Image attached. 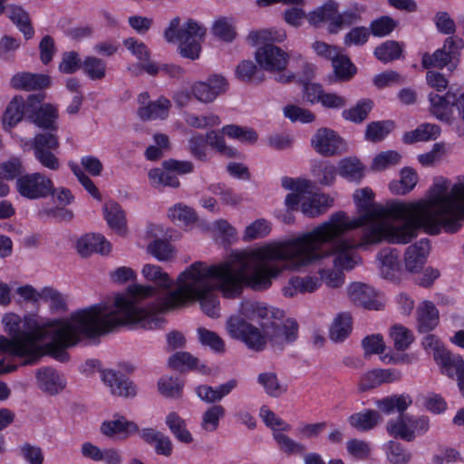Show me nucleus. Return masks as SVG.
I'll return each instance as SVG.
<instances>
[{"label": "nucleus", "instance_id": "nucleus-33", "mask_svg": "<svg viewBox=\"0 0 464 464\" xmlns=\"http://www.w3.org/2000/svg\"><path fill=\"white\" fill-rule=\"evenodd\" d=\"M28 100L24 102L23 97L14 96L7 105L3 115L5 129H12L25 116L27 118Z\"/></svg>", "mask_w": 464, "mask_h": 464}, {"label": "nucleus", "instance_id": "nucleus-51", "mask_svg": "<svg viewBox=\"0 0 464 464\" xmlns=\"http://www.w3.org/2000/svg\"><path fill=\"white\" fill-rule=\"evenodd\" d=\"M401 53L402 47L395 41H386L374 50L376 58L385 63L399 59Z\"/></svg>", "mask_w": 464, "mask_h": 464}, {"label": "nucleus", "instance_id": "nucleus-39", "mask_svg": "<svg viewBox=\"0 0 464 464\" xmlns=\"http://www.w3.org/2000/svg\"><path fill=\"white\" fill-rule=\"evenodd\" d=\"M165 422L177 440L185 444H189L193 441V436L187 428L186 420L177 412H169L166 417Z\"/></svg>", "mask_w": 464, "mask_h": 464}, {"label": "nucleus", "instance_id": "nucleus-55", "mask_svg": "<svg viewBox=\"0 0 464 464\" xmlns=\"http://www.w3.org/2000/svg\"><path fill=\"white\" fill-rule=\"evenodd\" d=\"M401 155L395 150L382 151L373 159L371 168L374 171H383L401 163Z\"/></svg>", "mask_w": 464, "mask_h": 464}, {"label": "nucleus", "instance_id": "nucleus-2", "mask_svg": "<svg viewBox=\"0 0 464 464\" xmlns=\"http://www.w3.org/2000/svg\"><path fill=\"white\" fill-rule=\"evenodd\" d=\"M313 234H300L257 249L241 251L234 256L239 267L235 269L228 262L216 276L226 280L224 290L228 296L238 298L245 287L254 291H265L271 287L284 270H299L314 259L311 251Z\"/></svg>", "mask_w": 464, "mask_h": 464}, {"label": "nucleus", "instance_id": "nucleus-5", "mask_svg": "<svg viewBox=\"0 0 464 464\" xmlns=\"http://www.w3.org/2000/svg\"><path fill=\"white\" fill-rule=\"evenodd\" d=\"M348 215L339 211L331 215L329 219L308 232L313 234L311 251L314 259L305 266L314 264L327 256H334V267L323 268L319 274L321 280L331 287H338L344 283V270H348Z\"/></svg>", "mask_w": 464, "mask_h": 464}, {"label": "nucleus", "instance_id": "nucleus-36", "mask_svg": "<svg viewBox=\"0 0 464 464\" xmlns=\"http://www.w3.org/2000/svg\"><path fill=\"white\" fill-rule=\"evenodd\" d=\"M418 179V174L413 169L402 168L400 171V180L391 181L389 189L393 195H406L415 188Z\"/></svg>", "mask_w": 464, "mask_h": 464}, {"label": "nucleus", "instance_id": "nucleus-52", "mask_svg": "<svg viewBox=\"0 0 464 464\" xmlns=\"http://www.w3.org/2000/svg\"><path fill=\"white\" fill-rule=\"evenodd\" d=\"M348 336V312L336 315L329 328V337L334 343H343Z\"/></svg>", "mask_w": 464, "mask_h": 464}, {"label": "nucleus", "instance_id": "nucleus-43", "mask_svg": "<svg viewBox=\"0 0 464 464\" xmlns=\"http://www.w3.org/2000/svg\"><path fill=\"white\" fill-rule=\"evenodd\" d=\"M221 131L229 139L237 140L246 144H254L258 139V135L254 129L236 124L225 125L222 127Z\"/></svg>", "mask_w": 464, "mask_h": 464}, {"label": "nucleus", "instance_id": "nucleus-11", "mask_svg": "<svg viewBox=\"0 0 464 464\" xmlns=\"http://www.w3.org/2000/svg\"><path fill=\"white\" fill-rule=\"evenodd\" d=\"M430 428L426 417H413L403 413L387 422L388 433L406 441H411L415 437L424 434Z\"/></svg>", "mask_w": 464, "mask_h": 464}, {"label": "nucleus", "instance_id": "nucleus-62", "mask_svg": "<svg viewBox=\"0 0 464 464\" xmlns=\"http://www.w3.org/2000/svg\"><path fill=\"white\" fill-rule=\"evenodd\" d=\"M70 169L76 176L84 189L95 199L102 200V194L91 178L73 161L68 163Z\"/></svg>", "mask_w": 464, "mask_h": 464}, {"label": "nucleus", "instance_id": "nucleus-45", "mask_svg": "<svg viewBox=\"0 0 464 464\" xmlns=\"http://www.w3.org/2000/svg\"><path fill=\"white\" fill-rule=\"evenodd\" d=\"M82 69L90 80L98 81L106 76L107 65L102 59L90 55L82 61Z\"/></svg>", "mask_w": 464, "mask_h": 464}, {"label": "nucleus", "instance_id": "nucleus-16", "mask_svg": "<svg viewBox=\"0 0 464 464\" xmlns=\"http://www.w3.org/2000/svg\"><path fill=\"white\" fill-rule=\"evenodd\" d=\"M227 88L228 82L224 76L213 74L204 82L199 81L193 83L191 92L198 101L209 103L224 93Z\"/></svg>", "mask_w": 464, "mask_h": 464}, {"label": "nucleus", "instance_id": "nucleus-58", "mask_svg": "<svg viewBox=\"0 0 464 464\" xmlns=\"http://www.w3.org/2000/svg\"><path fill=\"white\" fill-rule=\"evenodd\" d=\"M225 416L222 405L209 407L202 415L201 427L206 431H215L219 426V420Z\"/></svg>", "mask_w": 464, "mask_h": 464}, {"label": "nucleus", "instance_id": "nucleus-8", "mask_svg": "<svg viewBox=\"0 0 464 464\" xmlns=\"http://www.w3.org/2000/svg\"><path fill=\"white\" fill-rule=\"evenodd\" d=\"M5 332L10 339H15L20 348L29 351L28 361H23L20 365H34L41 359V353L36 347V343L45 337L44 323L40 324L34 315H24L22 319L19 315L10 313L2 319Z\"/></svg>", "mask_w": 464, "mask_h": 464}, {"label": "nucleus", "instance_id": "nucleus-32", "mask_svg": "<svg viewBox=\"0 0 464 464\" xmlns=\"http://www.w3.org/2000/svg\"><path fill=\"white\" fill-rule=\"evenodd\" d=\"M429 101L430 111L437 119L447 122L450 121L456 101L452 93L447 92L443 96L430 93Z\"/></svg>", "mask_w": 464, "mask_h": 464}, {"label": "nucleus", "instance_id": "nucleus-42", "mask_svg": "<svg viewBox=\"0 0 464 464\" xmlns=\"http://www.w3.org/2000/svg\"><path fill=\"white\" fill-rule=\"evenodd\" d=\"M257 382L270 397L278 398L287 392V385L280 383L276 372H266L259 373Z\"/></svg>", "mask_w": 464, "mask_h": 464}, {"label": "nucleus", "instance_id": "nucleus-9", "mask_svg": "<svg viewBox=\"0 0 464 464\" xmlns=\"http://www.w3.org/2000/svg\"><path fill=\"white\" fill-rule=\"evenodd\" d=\"M18 194L29 200L53 197L56 191L53 181L42 172L24 173L15 181Z\"/></svg>", "mask_w": 464, "mask_h": 464}, {"label": "nucleus", "instance_id": "nucleus-30", "mask_svg": "<svg viewBox=\"0 0 464 464\" xmlns=\"http://www.w3.org/2000/svg\"><path fill=\"white\" fill-rule=\"evenodd\" d=\"M103 216L108 226L119 235L127 233L126 214L121 206L111 200L103 205Z\"/></svg>", "mask_w": 464, "mask_h": 464}, {"label": "nucleus", "instance_id": "nucleus-61", "mask_svg": "<svg viewBox=\"0 0 464 464\" xmlns=\"http://www.w3.org/2000/svg\"><path fill=\"white\" fill-rule=\"evenodd\" d=\"M24 170L23 161L17 157H12L0 164V177L6 180H16L24 175Z\"/></svg>", "mask_w": 464, "mask_h": 464}, {"label": "nucleus", "instance_id": "nucleus-27", "mask_svg": "<svg viewBox=\"0 0 464 464\" xmlns=\"http://www.w3.org/2000/svg\"><path fill=\"white\" fill-rule=\"evenodd\" d=\"M321 286V280L313 276L301 277L293 276L289 278L287 284L282 288V293L285 297H294L298 294L313 293Z\"/></svg>", "mask_w": 464, "mask_h": 464}, {"label": "nucleus", "instance_id": "nucleus-49", "mask_svg": "<svg viewBox=\"0 0 464 464\" xmlns=\"http://www.w3.org/2000/svg\"><path fill=\"white\" fill-rule=\"evenodd\" d=\"M142 274L147 280L161 288L168 289L173 285V280L159 266L147 264L142 268Z\"/></svg>", "mask_w": 464, "mask_h": 464}, {"label": "nucleus", "instance_id": "nucleus-48", "mask_svg": "<svg viewBox=\"0 0 464 464\" xmlns=\"http://www.w3.org/2000/svg\"><path fill=\"white\" fill-rule=\"evenodd\" d=\"M149 179L152 186H168L178 188L179 186V179L172 170H167L164 168H154L149 171Z\"/></svg>", "mask_w": 464, "mask_h": 464}, {"label": "nucleus", "instance_id": "nucleus-22", "mask_svg": "<svg viewBox=\"0 0 464 464\" xmlns=\"http://www.w3.org/2000/svg\"><path fill=\"white\" fill-rule=\"evenodd\" d=\"M430 248L428 239H420L410 245L405 249L403 256L405 269L410 273H418L426 263Z\"/></svg>", "mask_w": 464, "mask_h": 464}, {"label": "nucleus", "instance_id": "nucleus-64", "mask_svg": "<svg viewBox=\"0 0 464 464\" xmlns=\"http://www.w3.org/2000/svg\"><path fill=\"white\" fill-rule=\"evenodd\" d=\"M169 217L173 222L183 225H189L197 220V215L194 209L180 203L169 208Z\"/></svg>", "mask_w": 464, "mask_h": 464}, {"label": "nucleus", "instance_id": "nucleus-20", "mask_svg": "<svg viewBox=\"0 0 464 464\" xmlns=\"http://www.w3.org/2000/svg\"><path fill=\"white\" fill-rule=\"evenodd\" d=\"M312 47L317 55L332 61L334 72L338 80L348 79V55L342 54L337 47L322 41H315Z\"/></svg>", "mask_w": 464, "mask_h": 464}, {"label": "nucleus", "instance_id": "nucleus-29", "mask_svg": "<svg viewBox=\"0 0 464 464\" xmlns=\"http://www.w3.org/2000/svg\"><path fill=\"white\" fill-rule=\"evenodd\" d=\"M10 83L16 90L33 91L49 87L51 81L46 74L22 72L14 75Z\"/></svg>", "mask_w": 464, "mask_h": 464}, {"label": "nucleus", "instance_id": "nucleus-60", "mask_svg": "<svg viewBox=\"0 0 464 464\" xmlns=\"http://www.w3.org/2000/svg\"><path fill=\"white\" fill-rule=\"evenodd\" d=\"M42 300L50 302L52 312H65L67 310L66 300L63 295L53 287H44L40 292Z\"/></svg>", "mask_w": 464, "mask_h": 464}, {"label": "nucleus", "instance_id": "nucleus-24", "mask_svg": "<svg viewBox=\"0 0 464 464\" xmlns=\"http://www.w3.org/2000/svg\"><path fill=\"white\" fill-rule=\"evenodd\" d=\"M102 380L111 389L113 395L133 397L136 395V387L129 378L119 372L102 370Z\"/></svg>", "mask_w": 464, "mask_h": 464}, {"label": "nucleus", "instance_id": "nucleus-26", "mask_svg": "<svg viewBox=\"0 0 464 464\" xmlns=\"http://www.w3.org/2000/svg\"><path fill=\"white\" fill-rule=\"evenodd\" d=\"M401 374L395 369H373L365 372L360 382L361 389L363 391L378 387L384 383H391L400 381Z\"/></svg>", "mask_w": 464, "mask_h": 464}, {"label": "nucleus", "instance_id": "nucleus-13", "mask_svg": "<svg viewBox=\"0 0 464 464\" xmlns=\"http://www.w3.org/2000/svg\"><path fill=\"white\" fill-rule=\"evenodd\" d=\"M463 47L464 42L461 38L448 37L441 48L432 54L426 53L422 55L421 64L427 69L430 67L442 69L452 63Z\"/></svg>", "mask_w": 464, "mask_h": 464}, {"label": "nucleus", "instance_id": "nucleus-14", "mask_svg": "<svg viewBox=\"0 0 464 464\" xmlns=\"http://www.w3.org/2000/svg\"><path fill=\"white\" fill-rule=\"evenodd\" d=\"M344 140L329 128H319L311 139L314 150L324 157L338 155L344 149Z\"/></svg>", "mask_w": 464, "mask_h": 464}, {"label": "nucleus", "instance_id": "nucleus-21", "mask_svg": "<svg viewBox=\"0 0 464 464\" xmlns=\"http://www.w3.org/2000/svg\"><path fill=\"white\" fill-rule=\"evenodd\" d=\"M179 17L171 19L164 31V36L168 42H174L175 39H198L200 41L203 39L206 29L193 19H188L183 28H179Z\"/></svg>", "mask_w": 464, "mask_h": 464}, {"label": "nucleus", "instance_id": "nucleus-41", "mask_svg": "<svg viewBox=\"0 0 464 464\" xmlns=\"http://www.w3.org/2000/svg\"><path fill=\"white\" fill-rule=\"evenodd\" d=\"M440 129L438 125L430 123H423L414 130L406 132L403 135V141L407 144L414 143L417 141H427L435 140L439 137Z\"/></svg>", "mask_w": 464, "mask_h": 464}, {"label": "nucleus", "instance_id": "nucleus-34", "mask_svg": "<svg viewBox=\"0 0 464 464\" xmlns=\"http://www.w3.org/2000/svg\"><path fill=\"white\" fill-rule=\"evenodd\" d=\"M171 103L164 96L148 102L146 106H140L138 110L139 117L143 121L164 120L169 116Z\"/></svg>", "mask_w": 464, "mask_h": 464}, {"label": "nucleus", "instance_id": "nucleus-59", "mask_svg": "<svg viewBox=\"0 0 464 464\" xmlns=\"http://www.w3.org/2000/svg\"><path fill=\"white\" fill-rule=\"evenodd\" d=\"M380 415L377 411H368L350 416V424L360 430L372 429L379 421Z\"/></svg>", "mask_w": 464, "mask_h": 464}, {"label": "nucleus", "instance_id": "nucleus-4", "mask_svg": "<svg viewBox=\"0 0 464 464\" xmlns=\"http://www.w3.org/2000/svg\"><path fill=\"white\" fill-rule=\"evenodd\" d=\"M221 264L210 265L202 261L192 263L177 278V289L169 292L162 300L163 310L170 311L186 306L191 301H198L202 311L211 318L219 315V298L217 291L223 297L235 299L225 292L226 280L216 276Z\"/></svg>", "mask_w": 464, "mask_h": 464}, {"label": "nucleus", "instance_id": "nucleus-10", "mask_svg": "<svg viewBox=\"0 0 464 464\" xmlns=\"http://www.w3.org/2000/svg\"><path fill=\"white\" fill-rule=\"evenodd\" d=\"M227 330L231 338L242 341L250 350L261 352L266 346V335L239 315H231L228 318Z\"/></svg>", "mask_w": 464, "mask_h": 464}, {"label": "nucleus", "instance_id": "nucleus-31", "mask_svg": "<svg viewBox=\"0 0 464 464\" xmlns=\"http://www.w3.org/2000/svg\"><path fill=\"white\" fill-rule=\"evenodd\" d=\"M36 378L39 388L50 394L59 393L65 386V382L59 372L51 367H43L37 371Z\"/></svg>", "mask_w": 464, "mask_h": 464}, {"label": "nucleus", "instance_id": "nucleus-54", "mask_svg": "<svg viewBox=\"0 0 464 464\" xmlns=\"http://www.w3.org/2000/svg\"><path fill=\"white\" fill-rule=\"evenodd\" d=\"M271 229V223L268 220L265 218L256 219L246 227L243 240L249 242L266 237L270 234Z\"/></svg>", "mask_w": 464, "mask_h": 464}, {"label": "nucleus", "instance_id": "nucleus-44", "mask_svg": "<svg viewBox=\"0 0 464 464\" xmlns=\"http://www.w3.org/2000/svg\"><path fill=\"white\" fill-rule=\"evenodd\" d=\"M389 336L397 351L407 350L415 340L412 331L399 324H393L390 328Z\"/></svg>", "mask_w": 464, "mask_h": 464}, {"label": "nucleus", "instance_id": "nucleus-25", "mask_svg": "<svg viewBox=\"0 0 464 464\" xmlns=\"http://www.w3.org/2000/svg\"><path fill=\"white\" fill-rule=\"evenodd\" d=\"M78 253L83 256H90L93 253L109 254L111 250V243L101 234H86L81 237L76 243Z\"/></svg>", "mask_w": 464, "mask_h": 464}, {"label": "nucleus", "instance_id": "nucleus-18", "mask_svg": "<svg viewBox=\"0 0 464 464\" xmlns=\"http://www.w3.org/2000/svg\"><path fill=\"white\" fill-rule=\"evenodd\" d=\"M308 20L315 27L328 24L330 34L337 33L343 22L338 12V5L333 0L327 1L321 7L309 13Z\"/></svg>", "mask_w": 464, "mask_h": 464}, {"label": "nucleus", "instance_id": "nucleus-57", "mask_svg": "<svg viewBox=\"0 0 464 464\" xmlns=\"http://www.w3.org/2000/svg\"><path fill=\"white\" fill-rule=\"evenodd\" d=\"M394 128L392 121H373L368 124L365 137L368 140L377 142L383 140Z\"/></svg>", "mask_w": 464, "mask_h": 464}, {"label": "nucleus", "instance_id": "nucleus-46", "mask_svg": "<svg viewBox=\"0 0 464 464\" xmlns=\"http://www.w3.org/2000/svg\"><path fill=\"white\" fill-rule=\"evenodd\" d=\"M197 332L198 341L203 346L208 347L215 353L221 354L225 353V342L217 333L205 327L198 328Z\"/></svg>", "mask_w": 464, "mask_h": 464}, {"label": "nucleus", "instance_id": "nucleus-15", "mask_svg": "<svg viewBox=\"0 0 464 464\" xmlns=\"http://www.w3.org/2000/svg\"><path fill=\"white\" fill-rule=\"evenodd\" d=\"M421 346L428 354L433 356L434 361L440 367L443 374H451V366L457 358L461 356L449 352L440 339L435 334H427L421 340Z\"/></svg>", "mask_w": 464, "mask_h": 464}, {"label": "nucleus", "instance_id": "nucleus-28", "mask_svg": "<svg viewBox=\"0 0 464 464\" xmlns=\"http://www.w3.org/2000/svg\"><path fill=\"white\" fill-rule=\"evenodd\" d=\"M100 430L108 438L122 435L126 439L139 432V426L134 421L128 420L124 416H118L115 420H104L101 424Z\"/></svg>", "mask_w": 464, "mask_h": 464}, {"label": "nucleus", "instance_id": "nucleus-3", "mask_svg": "<svg viewBox=\"0 0 464 464\" xmlns=\"http://www.w3.org/2000/svg\"><path fill=\"white\" fill-rule=\"evenodd\" d=\"M102 305L93 304L72 312L68 318L50 319L44 323L45 336L51 341L39 348L41 358L49 355L60 362L70 359L67 349L75 346L82 337L95 338L113 331L111 320H101Z\"/></svg>", "mask_w": 464, "mask_h": 464}, {"label": "nucleus", "instance_id": "nucleus-38", "mask_svg": "<svg viewBox=\"0 0 464 464\" xmlns=\"http://www.w3.org/2000/svg\"><path fill=\"white\" fill-rule=\"evenodd\" d=\"M379 268L382 276L392 279L399 270V256L396 249L384 248L378 254Z\"/></svg>", "mask_w": 464, "mask_h": 464}, {"label": "nucleus", "instance_id": "nucleus-50", "mask_svg": "<svg viewBox=\"0 0 464 464\" xmlns=\"http://www.w3.org/2000/svg\"><path fill=\"white\" fill-rule=\"evenodd\" d=\"M141 69L151 76H155L159 72H162L174 79H180L185 72L181 66L169 63L159 65L155 63H145L141 64Z\"/></svg>", "mask_w": 464, "mask_h": 464}, {"label": "nucleus", "instance_id": "nucleus-37", "mask_svg": "<svg viewBox=\"0 0 464 464\" xmlns=\"http://www.w3.org/2000/svg\"><path fill=\"white\" fill-rule=\"evenodd\" d=\"M411 403L412 400L410 395L395 394L378 400L375 405L385 414H392L393 412L401 414L403 413Z\"/></svg>", "mask_w": 464, "mask_h": 464}, {"label": "nucleus", "instance_id": "nucleus-17", "mask_svg": "<svg viewBox=\"0 0 464 464\" xmlns=\"http://www.w3.org/2000/svg\"><path fill=\"white\" fill-rule=\"evenodd\" d=\"M350 303L369 310H381L385 299L372 287L360 282L350 284Z\"/></svg>", "mask_w": 464, "mask_h": 464}, {"label": "nucleus", "instance_id": "nucleus-12", "mask_svg": "<svg viewBox=\"0 0 464 464\" xmlns=\"http://www.w3.org/2000/svg\"><path fill=\"white\" fill-rule=\"evenodd\" d=\"M260 416L265 424L273 430V439L281 451L286 455H303L305 452L306 447L303 443L294 440L284 432H280L276 430L278 424L282 422L281 418L274 411L266 406H262L260 409Z\"/></svg>", "mask_w": 464, "mask_h": 464}, {"label": "nucleus", "instance_id": "nucleus-47", "mask_svg": "<svg viewBox=\"0 0 464 464\" xmlns=\"http://www.w3.org/2000/svg\"><path fill=\"white\" fill-rule=\"evenodd\" d=\"M169 366L177 371H193L198 368V359L188 352H176L168 361Z\"/></svg>", "mask_w": 464, "mask_h": 464}, {"label": "nucleus", "instance_id": "nucleus-1", "mask_svg": "<svg viewBox=\"0 0 464 464\" xmlns=\"http://www.w3.org/2000/svg\"><path fill=\"white\" fill-rule=\"evenodd\" d=\"M370 188L357 189L353 201L363 214L350 220V230L362 226V243L350 239V248L362 244L406 245L422 229L430 235L442 231L455 233L464 220V180L454 184L448 179H435L425 198L413 201L393 200L386 206L372 205Z\"/></svg>", "mask_w": 464, "mask_h": 464}, {"label": "nucleus", "instance_id": "nucleus-40", "mask_svg": "<svg viewBox=\"0 0 464 464\" xmlns=\"http://www.w3.org/2000/svg\"><path fill=\"white\" fill-rule=\"evenodd\" d=\"M8 17L17 26L26 40L33 38L34 29L27 12L21 6L11 5L8 7Z\"/></svg>", "mask_w": 464, "mask_h": 464}, {"label": "nucleus", "instance_id": "nucleus-35", "mask_svg": "<svg viewBox=\"0 0 464 464\" xmlns=\"http://www.w3.org/2000/svg\"><path fill=\"white\" fill-rule=\"evenodd\" d=\"M333 198L324 193H314L301 204L302 212L309 218H314L326 212L332 206Z\"/></svg>", "mask_w": 464, "mask_h": 464}, {"label": "nucleus", "instance_id": "nucleus-63", "mask_svg": "<svg viewBox=\"0 0 464 464\" xmlns=\"http://www.w3.org/2000/svg\"><path fill=\"white\" fill-rule=\"evenodd\" d=\"M212 33L216 37L227 43H231L237 36L234 25L227 17H219L215 21Z\"/></svg>", "mask_w": 464, "mask_h": 464}, {"label": "nucleus", "instance_id": "nucleus-19", "mask_svg": "<svg viewBox=\"0 0 464 464\" xmlns=\"http://www.w3.org/2000/svg\"><path fill=\"white\" fill-rule=\"evenodd\" d=\"M288 54L272 44H266L256 52V60L261 68L277 72L285 68L288 62Z\"/></svg>", "mask_w": 464, "mask_h": 464}, {"label": "nucleus", "instance_id": "nucleus-7", "mask_svg": "<svg viewBox=\"0 0 464 464\" xmlns=\"http://www.w3.org/2000/svg\"><path fill=\"white\" fill-rule=\"evenodd\" d=\"M156 288L150 285L132 284L128 286L127 293L117 294L114 297L113 309L107 313V307L102 305L101 320L109 319L115 323L113 330L120 326L140 327L154 329L160 325L159 315L138 304V300L151 297Z\"/></svg>", "mask_w": 464, "mask_h": 464}, {"label": "nucleus", "instance_id": "nucleus-6", "mask_svg": "<svg viewBox=\"0 0 464 464\" xmlns=\"http://www.w3.org/2000/svg\"><path fill=\"white\" fill-rule=\"evenodd\" d=\"M44 97L32 94L28 97L27 119L38 128L45 130L36 133L30 141L36 161L44 169L57 171L61 163L56 152L60 148L57 135L59 117L56 107L50 103L41 104Z\"/></svg>", "mask_w": 464, "mask_h": 464}, {"label": "nucleus", "instance_id": "nucleus-53", "mask_svg": "<svg viewBox=\"0 0 464 464\" xmlns=\"http://www.w3.org/2000/svg\"><path fill=\"white\" fill-rule=\"evenodd\" d=\"M184 383L179 377H162L158 382L160 393L166 398H179Z\"/></svg>", "mask_w": 464, "mask_h": 464}, {"label": "nucleus", "instance_id": "nucleus-56", "mask_svg": "<svg viewBox=\"0 0 464 464\" xmlns=\"http://www.w3.org/2000/svg\"><path fill=\"white\" fill-rule=\"evenodd\" d=\"M386 455L392 464H408L412 459V453L395 441H389L386 444Z\"/></svg>", "mask_w": 464, "mask_h": 464}, {"label": "nucleus", "instance_id": "nucleus-23", "mask_svg": "<svg viewBox=\"0 0 464 464\" xmlns=\"http://www.w3.org/2000/svg\"><path fill=\"white\" fill-rule=\"evenodd\" d=\"M440 323V312L433 302L422 300L416 308V328L419 333H429Z\"/></svg>", "mask_w": 464, "mask_h": 464}]
</instances>
